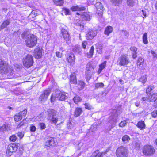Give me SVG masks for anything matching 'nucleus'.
I'll list each match as a JSON object with an SVG mask.
<instances>
[{
    "instance_id": "64",
    "label": "nucleus",
    "mask_w": 157,
    "mask_h": 157,
    "mask_svg": "<svg viewBox=\"0 0 157 157\" xmlns=\"http://www.w3.org/2000/svg\"><path fill=\"white\" fill-rule=\"evenodd\" d=\"M67 128H69L70 129H71V128L72 127V125L71 122L68 123L67 125Z\"/></svg>"
},
{
    "instance_id": "57",
    "label": "nucleus",
    "mask_w": 157,
    "mask_h": 157,
    "mask_svg": "<svg viewBox=\"0 0 157 157\" xmlns=\"http://www.w3.org/2000/svg\"><path fill=\"white\" fill-rule=\"evenodd\" d=\"M151 115L153 117L155 118L157 117V110H154L151 113Z\"/></svg>"
},
{
    "instance_id": "54",
    "label": "nucleus",
    "mask_w": 157,
    "mask_h": 157,
    "mask_svg": "<svg viewBox=\"0 0 157 157\" xmlns=\"http://www.w3.org/2000/svg\"><path fill=\"white\" fill-rule=\"evenodd\" d=\"M9 139L10 141H12V142H14L16 140L17 137L15 135H13L10 137Z\"/></svg>"
},
{
    "instance_id": "27",
    "label": "nucleus",
    "mask_w": 157,
    "mask_h": 157,
    "mask_svg": "<svg viewBox=\"0 0 157 157\" xmlns=\"http://www.w3.org/2000/svg\"><path fill=\"white\" fill-rule=\"evenodd\" d=\"M75 59V56L73 54L69 55L67 58V61L69 63H73L74 62Z\"/></svg>"
},
{
    "instance_id": "21",
    "label": "nucleus",
    "mask_w": 157,
    "mask_h": 157,
    "mask_svg": "<svg viewBox=\"0 0 157 157\" xmlns=\"http://www.w3.org/2000/svg\"><path fill=\"white\" fill-rule=\"evenodd\" d=\"M85 9L84 6L80 7L78 6H73L71 8V10L73 11H84Z\"/></svg>"
},
{
    "instance_id": "36",
    "label": "nucleus",
    "mask_w": 157,
    "mask_h": 157,
    "mask_svg": "<svg viewBox=\"0 0 157 157\" xmlns=\"http://www.w3.org/2000/svg\"><path fill=\"white\" fill-rule=\"evenodd\" d=\"M48 119L50 120V122L51 124H56L58 121V118L55 117L48 118Z\"/></svg>"
},
{
    "instance_id": "12",
    "label": "nucleus",
    "mask_w": 157,
    "mask_h": 157,
    "mask_svg": "<svg viewBox=\"0 0 157 157\" xmlns=\"http://www.w3.org/2000/svg\"><path fill=\"white\" fill-rule=\"evenodd\" d=\"M109 151L108 149L105 151L104 152L100 153L99 150H97L92 153L90 157H103Z\"/></svg>"
},
{
    "instance_id": "10",
    "label": "nucleus",
    "mask_w": 157,
    "mask_h": 157,
    "mask_svg": "<svg viewBox=\"0 0 157 157\" xmlns=\"http://www.w3.org/2000/svg\"><path fill=\"white\" fill-rule=\"evenodd\" d=\"M8 66L6 62L1 61L0 62V73L5 74L7 73Z\"/></svg>"
},
{
    "instance_id": "47",
    "label": "nucleus",
    "mask_w": 157,
    "mask_h": 157,
    "mask_svg": "<svg viewBox=\"0 0 157 157\" xmlns=\"http://www.w3.org/2000/svg\"><path fill=\"white\" fill-rule=\"evenodd\" d=\"M130 140L129 136L127 135H125L123 136L122 138V140L123 141H128Z\"/></svg>"
},
{
    "instance_id": "11",
    "label": "nucleus",
    "mask_w": 157,
    "mask_h": 157,
    "mask_svg": "<svg viewBox=\"0 0 157 157\" xmlns=\"http://www.w3.org/2000/svg\"><path fill=\"white\" fill-rule=\"evenodd\" d=\"M75 24V28L78 30L82 31L84 29V23L82 20H76Z\"/></svg>"
},
{
    "instance_id": "20",
    "label": "nucleus",
    "mask_w": 157,
    "mask_h": 157,
    "mask_svg": "<svg viewBox=\"0 0 157 157\" xmlns=\"http://www.w3.org/2000/svg\"><path fill=\"white\" fill-rule=\"evenodd\" d=\"M91 17L90 14L86 12H84L81 15V17L84 20L89 21Z\"/></svg>"
},
{
    "instance_id": "52",
    "label": "nucleus",
    "mask_w": 157,
    "mask_h": 157,
    "mask_svg": "<svg viewBox=\"0 0 157 157\" xmlns=\"http://www.w3.org/2000/svg\"><path fill=\"white\" fill-rule=\"evenodd\" d=\"M13 70L12 68H10L9 69L8 68L7 73H6V74H7V75H12L13 74Z\"/></svg>"
},
{
    "instance_id": "55",
    "label": "nucleus",
    "mask_w": 157,
    "mask_h": 157,
    "mask_svg": "<svg viewBox=\"0 0 157 157\" xmlns=\"http://www.w3.org/2000/svg\"><path fill=\"white\" fill-rule=\"evenodd\" d=\"M40 128L41 129H44L46 128L45 124L44 123H40L39 124Z\"/></svg>"
},
{
    "instance_id": "6",
    "label": "nucleus",
    "mask_w": 157,
    "mask_h": 157,
    "mask_svg": "<svg viewBox=\"0 0 157 157\" xmlns=\"http://www.w3.org/2000/svg\"><path fill=\"white\" fill-rule=\"evenodd\" d=\"M33 63V57L30 54H28L23 61L24 66L27 68L32 66Z\"/></svg>"
},
{
    "instance_id": "25",
    "label": "nucleus",
    "mask_w": 157,
    "mask_h": 157,
    "mask_svg": "<svg viewBox=\"0 0 157 157\" xmlns=\"http://www.w3.org/2000/svg\"><path fill=\"white\" fill-rule=\"evenodd\" d=\"M10 20H7L4 21L0 27V30H2L3 29L6 27L7 26L9 25L10 23Z\"/></svg>"
},
{
    "instance_id": "58",
    "label": "nucleus",
    "mask_w": 157,
    "mask_h": 157,
    "mask_svg": "<svg viewBox=\"0 0 157 157\" xmlns=\"http://www.w3.org/2000/svg\"><path fill=\"white\" fill-rule=\"evenodd\" d=\"M24 124L25 123L23 121L20 122L19 124L17 126V128H20L21 127H22L23 126H24Z\"/></svg>"
},
{
    "instance_id": "18",
    "label": "nucleus",
    "mask_w": 157,
    "mask_h": 157,
    "mask_svg": "<svg viewBox=\"0 0 157 157\" xmlns=\"http://www.w3.org/2000/svg\"><path fill=\"white\" fill-rule=\"evenodd\" d=\"M56 139L54 138L50 137L45 143V146L49 147L50 146H54L56 145Z\"/></svg>"
},
{
    "instance_id": "5",
    "label": "nucleus",
    "mask_w": 157,
    "mask_h": 157,
    "mask_svg": "<svg viewBox=\"0 0 157 157\" xmlns=\"http://www.w3.org/2000/svg\"><path fill=\"white\" fill-rule=\"evenodd\" d=\"M130 62L129 59L126 54L122 55L118 59L117 63L121 66L127 65Z\"/></svg>"
},
{
    "instance_id": "28",
    "label": "nucleus",
    "mask_w": 157,
    "mask_h": 157,
    "mask_svg": "<svg viewBox=\"0 0 157 157\" xmlns=\"http://www.w3.org/2000/svg\"><path fill=\"white\" fill-rule=\"evenodd\" d=\"M70 81L71 83L72 84H75L77 83V81L75 74H72L70 75Z\"/></svg>"
},
{
    "instance_id": "42",
    "label": "nucleus",
    "mask_w": 157,
    "mask_h": 157,
    "mask_svg": "<svg viewBox=\"0 0 157 157\" xmlns=\"http://www.w3.org/2000/svg\"><path fill=\"white\" fill-rule=\"evenodd\" d=\"M14 119L15 121L17 122L21 120L22 119V117H21L19 113L16 115L14 117Z\"/></svg>"
},
{
    "instance_id": "26",
    "label": "nucleus",
    "mask_w": 157,
    "mask_h": 157,
    "mask_svg": "<svg viewBox=\"0 0 157 157\" xmlns=\"http://www.w3.org/2000/svg\"><path fill=\"white\" fill-rule=\"evenodd\" d=\"M113 31V27L111 26H109L105 28L104 31V33L105 35H109V34L112 32Z\"/></svg>"
},
{
    "instance_id": "31",
    "label": "nucleus",
    "mask_w": 157,
    "mask_h": 157,
    "mask_svg": "<svg viewBox=\"0 0 157 157\" xmlns=\"http://www.w3.org/2000/svg\"><path fill=\"white\" fill-rule=\"evenodd\" d=\"M106 63V61H104L99 65V68L98 71V72L99 73H100L102 70L105 68Z\"/></svg>"
},
{
    "instance_id": "46",
    "label": "nucleus",
    "mask_w": 157,
    "mask_h": 157,
    "mask_svg": "<svg viewBox=\"0 0 157 157\" xmlns=\"http://www.w3.org/2000/svg\"><path fill=\"white\" fill-rule=\"evenodd\" d=\"M64 13L66 15H70L71 14L70 10L69 9L64 8L63 9Z\"/></svg>"
},
{
    "instance_id": "3",
    "label": "nucleus",
    "mask_w": 157,
    "mask_h": 157,
    "mask_svg": "<svg viewBox=\"0 0 157 157\" xmlns=\"http://www.w3.org/2000/svg\"><path fill=\"white\" fill-rule=\"evenodd\" d=\"M116 154L117 157H127L128 150L125 147H119L116 150Z\"/></svg>"
},
{
    "instance_id": "39",
    "label": "nucleus",
    "mask_w": 157,
    "mask_h": 157,
    "mask_svg": "<svg viewBox=\"0 0 157 157\" xmlns=\"http://www.w3.org/2000/svg\"><path fill=\"white\" fill-rule=\"evenodd\" d=\"M84 105L86 109L90 110L94 109L93 106L88 103H86Z\"/></svg>"
},
{
    "instance_id": "32",
    "label": "nucleus",
    "mask_w": 157,
    "mask_h": 157,
    "mask_svg": "<svg viewBox=\"0 0 157 157\" xmlns=\"http://www.w3.org/2000/svg\"><path fill=\"white\" fill-rule=\"evenodd\" d=\"M55 4L57 6H63L64 3L63 0H53Z\"/></svg>"
},
{
    "instance_id": "41",
    "label": "nucleus",
    "mask_w": 157,
    "mask_h": 157,
    "mask_svg": "<svg viewBox=\"0 0 157 157\" xmlns=\"http://www.w3.org/2000/svg\"><path fill=\"white\" fill-rule=\"evenodd\" d=\"M8 126L7 124H4L0 128V131L3 132L6 130H7Z\"/></svg>"
},
{
    "instance_id": "43",
    "label": "nucleus",
    "mask_w": 157,
    "mask_h": 157,
    "mask_svg": "<svg viewBox=\"0 0 157 157\" xmlns=\"http://www.w3.org/2000/svg\"><path fill=\"white\" fill-rule=\"evenodd\" d=\"M104 86V84L102 82L97 83L95 84V87L97 89L103 87Z\"/></svg>"
},
{
    "instance_id": "9",
    "label": "nucleus",
    "mask_w": 157,
    "mask_h": 157,
    "mask_svg": "<svg viewBox=\"0 0 157 157\" xmlns=\"http://www.w3.org/2000/svg\"><path fill=\"white\" fill-rule=\"evenodd\" d=\"M56 97L57 99L63 101L68 98L67 94L63 93L59 90H56L55 91Z\"/></svg>"
},
{
    "instance_id": "13",
    "label": "nucleus",
    "mask_w": 157,
    "mask_h": 157,
    "mask_svg": "<svg viewBox=\"0 0 157 157\" xmlns=\"http://www.w3.org/2000/svg\"><path fill=\"white\" fill-rule=\"evenodd\" d=\"M51 90L48 89L44 91L42 94L40 96L39 99L41 101L46 100L47 99L48 96L50 94Z\"/></svg>"
},
{
    "instance_id": "24",
    "label": "nucleus",
    "mask_w": 157,
    "mask_h": 157,
    "mask_svg": "<svg viewBox=\"0 0 157 157\" xmlns=\"http://www.w3.org/2000/svg\"><path fill=\"white\" fill-rule=\"evenodd\" d=\"M138 128L141 130H143L145 128V124L143 121H140L138 122L136 125Z\"/></svg>"
},
{
    "instance_id": "44",
    "label": "nucleus",
    "mask_w": 157,
    "mask_h": 157,
    "mask_svg": "<svg viewBox=\"0 0 157 157\" xmlns=\"http://www.w3.org/2000/svg\"><path fill=\"white\" fill-rule=\"evenodd\" d=\"M27 113V110L26 109H25L22 111L20 112L19 114L22 117H25Z\"/></svg>"
},
{
    "instance_id": "17",
    "label": "nucleus",
    "mask_w": 157,
    "mask_h": 157,
    "mask_svg": "<svg viewBox=\"0 0 157 157\" xmlns=\"http://www.w3.org/2000/svg\"><path fill=\"white\" fill-rule=\"evenodd\" d=\"M97 125L96 124H94L91 127L89 132H87L86 135L85 136V137H88L91 135L92 134V132H93L97 130Z\"/></svg>"
},
{
    "instance_id": "22",
    "label": "nucleus",
    "mask_w": 157,
    "mask_h": 157,
    "mask_svg": "<svg viewBox=\"0 0 157 157\" xmlns=\"http://www.w3.org/2000/svg\"><path fill=\"white\" fill-rule=\"evenodd\" d=\"M150 97L151 101L155 102V103L156 104L155 106V107H157V93H153L150 96Z\"/></svg>"
},
{
    "instance_id": "19",
    "label": "nucleus",
    "mask_w": 157,
    "mask_h": 157,
    "mask_svg": "<svg viewBox=\"0 0 157 157\" xmlns=\"http://www.w3.org/2000/svg\"><path fill=\"white\" fill-rule=\"evenodd\" d=\"M48 118H51V117H54L56 116L57 114V111L55 110L49 109L48 110Z\"/></svg>"
},
{
    "instance_id": "56",
    "label": "nucleus",
    "mask_w": 157,
    "mask_h": 157,
    "mask_svg": "<svg viewBox=\"0 0 157 157\" xmlns=\"http://www.w3.org/2000/svg\"><path fill=\"white\" fill-rule=\"evenodd\" d=\"M130 49L131 51H133L134 53L137 52H136L137 51V49L136 47H131L130 48Z\"/></svg>"
},
{
    "instance_id": "59",
    "label": "nucleus",
    "mask_w": 157,
    "mask_h": 157,
    "mask_svg": "<svg viewBox=\"0 0 157 157\" xmlns=\"http://www.w3.org/2000/svg\"><path fill=\"white\" fill-rule=\"evenodd\" d=\"M57 99V98H56V95L55 96L53 95H52L51 96L50 100L51 101V102H53L55 101L56 99Z\"/></svg>"
},
{
    "instance_id": "2",
    "label": "nucleus",
    "mask_w": 157,
    "mask_h": 157,
    "mask_svg": "<svg viewBox=\"0 0 157 157\" xmlns=\"http://www.w3.org/2000/svg\"><path fill=\"white\" fill-rule=\"evenodd\" d=\"M86 70V78L87 80H89L94 73V68L91 63H89L87 64Z\"/></svg>"
},
{
    "instance_id": "38",
    "label": "nucleus",
    "mask_w": 157,
    "mask_h": 157,
    "mask_svg": "<svg viewBox=\"0 0 157 157\" xmlns=\"http://www.w3.org/2000/svg\"><path fill=\"white\" fill-rule=\"evenodd\" d=\"M132 144L134 148L136 150H139L140 149V144L139 143L135 141L133 142Z\"/></svg>"
},
{
    "instance_id": "7",
    "label": "nucleus",
    "mask_w": 157,
    "mask_h": 157,
    "mask_svg": "<svg viewBox=\"0 0 157 157\" xmlns=\"http://www.w3.org/2000/svg\"><path fill=\"white\" fill-rule=\"evenodd\" d=\"M155 149L151 145H146L144 147L143 152L145 155H152L155 153Z\"/></svg>"
},
{
    "instance_id": "35",
    "label": "nucleus",
    "mask_w": 157,
    "mask_h": 157,
    "mask_svg": "<svg viewBox=\"0 0 157 157\" xmlns=\"http://www.w3.org/2000/svg\"><path fill=\"white\" fill-rule=\"evenodd\" d=\"M139 81L141 82L143 84H144L147 81V77L146 75L141 76L139 79Z\"/></svg>"
},
{
    "instance_id": "60",
    "label": "nucleus",
    "mask_w": 157,
    "mask_h": 157,
    "mask_svg": "<svg viewBox=\"0 0 157 157\" xmlns=\"http://www.w3.org/2000/svg\"><path fill=\"white\" fill-rule=\"evenodd\" d=\"M79 85L81 86V89H83L85 83L83 81H80L79 82Z\"/></svg>"
},
{
    "instance_id": "50",
    "label": "nucleus",
    "mask_w": 157,
    "mask_h": 157,
    "mask_svg": "<svg viewBox=\"0 0 157 157\" xmlns=\"http://www.w3.org/2000/svg\"><path fill=\"white\" fill-rule=\"evenodd\" d=\"M127 122L126 120H124L123 121H122L119 124V125L120 127H123L125 126L126 124H127Z\"/></svg>"
},
{
    "instance_id": "45",
    "label": "nucleus",
    "mask_w": 157,
    "mask_h": 157,
    "mask_svg": "<svg viewBox=\"0 0 157 157\" xmlns=\"http://www.w3.org/2000/svg\"><path fill=\"white\" fill-rule=\"evenodd\" d=\"M127 4L129 6H132L135 4V2L133 0H127Z\"/></svg>"
},
{
    "instance_id": "53",
    "label": "nucleus",
    "mask_w": 157,
    "mask_h": 157,
    "mask_svg": "<svg viewBox=\"0 0 157 157\" xmlns=\"http://www.w3.org/2000/svg\"><path fill=\"white\" fill-rule=\"evenodd\" d=\"M142 99L143 101H151V100H150V96L148 97H143L142 98Z\"/></svg>"
},
{
    "instance_id": "15",
    "label": "nucleus",
    "mask_w": 157,
    "mask_h": 157,
    "mask_svg": "<svg viewBox=\"0 0 157 157\" xmlns=\"http://www.w3.org/2000/svg\"><path fill=\"white\" fill-rule=\"evenodd\" d=\"M34 57L36 59H39L41 57L42 53V49L38 48L34 50Z\"/></svg>"
},
{
    "instance_id": "30",
    "label": "nucleus",
    "mask_w": 157,
    "mask_h": 157,
    "mask_svg": "<svg viewBox=\"0 0 157 157\" xmlns=\"http://www.w3.org/2000/svg\"><path fill=\"white\" fill-rule=\"evenodd\" d=\"M104 9L98 8L96 9V13L99 17H101L103 14V12Z\"/></svg>"
},
{
    "instance_id": "61",
    "label": "nucleus",
    "mask_w": 157,
    "mask_h": 157,
    "mask_svg": "<svg viewBox=\"0 0 157 157\" xmlns=\"http://www.w3.org/2000/svg\"><path fill=\"white\" fill-rule=\"evenodd\" d=\"M56 56L58 57L61 58L62 56V53L58 51L56 52Z\"/></svg>"
},
{
    "instance_id": "51",
    "label": "nucleus",
    "mask_w": 157,
    "mask_h": 157,
    "mask_svg": "<svg viewBox=\"0 0 157 157\" xmlns=\"http://www.w3.org/2000/svg\"><path fill=\"white\" fill-rule=\"evenodd\" d=\"M81 51V48L79 46L75 47L73 49V51L76 52L78 53Z\"/></svg>"
},
{
    "instance_id": "34",
    "label": "nucleus",
    "mask_w": 157,
    "mask_h": 157,
    "mask_svg": "<svg viewBox=\"0 0 157 157\" xmlns=\"http://www.w3.org/2000/svg\"><path fill=\"white\" fill-rule=\"evenodd\" d=\"M147 39V33H145L144 34L143 36V42L145 44H147L148 43Z\"/></svg>"
},
{
    "instance_id": "62",
    "label": "nucleus",
    "mask_w": 157,
    "mask_h": 157,
    "mask_svg": "<svg viewBox=\"0 0 157 157\" xmlns=\"http://www.w3.org/2000/svg\"><path fill=\"white\" fill-rule=\"evenodd\" d=\"M121 32L123 33L125 36L128 37L129 35V33L127 31L124 30H122Z\"/></svg>"
},
{
    "instance_id": "29",
    "label": "nucleus",
    "mask_w": 157,
    "mask_h": 157,
    "mask_svg": "<svg viewBox=\"0 0 157 157\" xmlns=\"http://www.w3.org/2000/svg\"><path fill=\"white\" fill-rule=\"evenodd\" d=\"M31 34H29V32H24L21 34V37L25 40L27 38H29V37H30L29 35Z\"/></svg>"
},
{
    "instance_id": "49",
    "label": "nucleus",
    "mask_w": 157,
    "mask_h": 157,
    "mask_svg": "<svg viewBox=\"0 0 157 157\" xmlns=\"http://www.w3.org/2000/svg\"><path fill=\"white\" fill-rule=\"evenodd\" d=\"M94 48L93 46H91V48L90 50V51L89 52V56H89V58L92 57L94 52Z\"/></svg>"
},
{
    "instance_id": "23",
    "label": "nucleus",
    "mask_w": 157,
    "mask_h": 157,
    "mask_svg": "<svg viewBox=\"0 0 157 157\" xmlns=\"http://www.w3.org/2000/svg\"><path fill=\"white\" fill-rule=\"evenodd\" d=\"M82 113V109L81 108L77 107L75 109L74 112V116L76 117H78Z\"/></svg>"
},
{
    "instance_id": "63",
    "label": "nucleus",
    "mask_w": 157,
    "mask_h": 157,
    "mask_svg": "<svg viewBox=\"0 0 157 157\" xmlns=\"http://www.w3.org/2000/svg\"><path fill=\"white\" fill-rule=\"evenodd\" d=\"M36 128L34 125L31 126L30 127V130L32 132H34L36 131Z\"/></svg>"
},
{
    "instance_id": "40",
    "label": "nucleus",
    "mask_w": 157,
    "mask_h": 157,
    "mask_svg": "<svg viewBox=\"0 0 157 157\" xmlns=\"http://www.w3.org/2000/svg\"><path fill=\"white\" fill-rule=\"evenodd\" d=\"M112 3L116 6H118L122 2V0H111Z\"/></svg>"
},
{
    "instance_id": "37",
    "label": "nucleus",
    "mask_w": 157,
    "mask_h": 157,
    "mask_svg": "<svg viewBox=\"0 0 157 157\" xmlns=\"http://www.w3.org/2000/svg\"><path fill=\"white\" fill-rule=\"evenodd\" d=\"M82 100V98L78 96H76L73 98V101L75 104H77L78 102H81Z\"/></svg>"
},
{
    "instance_id": "14",
    "label": "nucleus",
    "mask_w": 157,
    "mask_h": 157,
    "mask_svg": "<svg viewBox=\"0 0 157 157\" xmlns=\"http://www.w3.org/2000/svg\"><path fill=\"white\" fill-rule=\"evenodd\" d=\"M97 32L93 30H89L86 34V37L87 40L92 39L97 35Z\"/></svg>"
},
{
    "instance_id": "1",
    "label": "nucleus",
    "mask_w": 157,
    "mask_h": 157,
    "mask_svg": "<svg viewBox=\"0 0 157 157\" xmlns=\"http://www.w3.org/2000/svg\"><path fill=\"white\" fill-rule=\"evenodd\" d=\"M122 112L121 108L120 107L117 108L116 109H113L112 112V114L109 117V121L111 124H113L116 123L117 121V117Z\"/></svg>"
},
{
    "instance_id": "48",
    "label": "nucleus",
    "mask_w": 157,
    "mask_h": 157,
    "mask_svg": "<svg viewBox=\"0 0 157 157\" xmlns=\"http://www.w3.org/2000/svg\"><path fill=\"white\" fill-rule=\"evenodd\" d=\"M95 6L96 9L98 8H101V9L104 8L103 6L102 3L100 2H98L96 3L95 4Z\"/></svg>"
},
{
    "instance_id": "8",
    "label": "nucleus",
    "mask_w": 157,
    "mask_h": 157,
    "mask_svg": "<svg viewBox=\"0 0 157 157\" xmlns=\"http://www.w3.org/2000/svg\"><path fill=\"white\" fill-rule=\"evenodd\" d=\"M18 147L17 144L14 143H12L9 144L7 147V149L6 151L7 154L11 155V153L13 152H16Z\"/></svg>"
},
{
    "instance_id": "16",
    "label": "nucleus",
    "mask_w": 157,
    "mask_h": 157,
    "mask_svg": "<svg viewBox=\"0 0 157 157\" xmlns=\"http://www.w3.org/2000/svg\"><path fill=\"white\" fill-rule=\"evenodd\" d=\"M61 33L66 41H67L69 40L70 35L67 30L63 28H62L61 30Z\"/></svg>"
},
{
    "instance_id": "33",
    "label": "nucleus",
    "mask_w": 157,
    "mask_h": 157,
    "mask_svg": "<svg viewBox=\"0 0 157 157\" xmlns=\"http://www.w3.org/2000/svg\"><path fill=\"white\" fill-rule=\"evenodd\" d=\"M154 87L153 86H148V88L147 89L146 92L147 94H151V93L153 92V90Z\"/></svg>"
},
{
    "instance_id": "4",
    "label": "nucleus",
    "mask_w": 157,
    "mask_h": 157,
    "mask_svg": "<svg viewBox=\"0 0 157 157\" xmlns=\"http://www.w3.org/2000/svg\"><path fill=\"white\" fill-rule=\"evenodd\" d=\"M29 38L25 40V42L27 47L31 48L35 46L37 42L36 36L33 34L29 35Z\"/></svg>"
}]
</instances>
